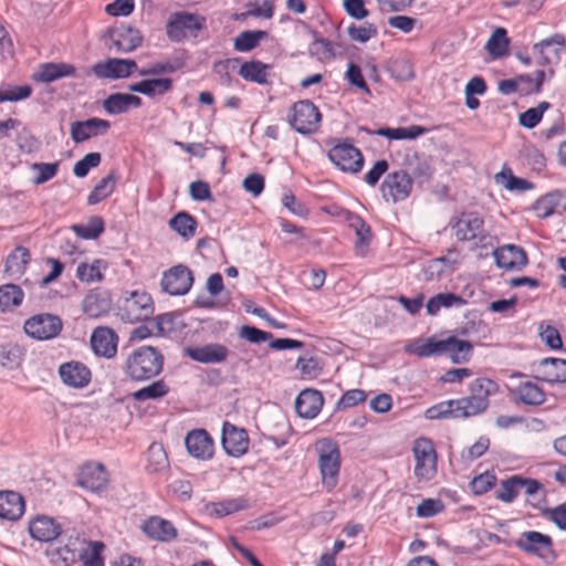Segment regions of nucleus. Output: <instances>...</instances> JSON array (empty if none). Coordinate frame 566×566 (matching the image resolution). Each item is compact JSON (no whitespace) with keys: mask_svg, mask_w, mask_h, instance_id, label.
Masks as SVG:
<instances>
[{"mask_svg":"<svg viewBox=\"0 0 566 566\" xmlns=\"http://www.w3.org/2000/svg\"><path fill=\"white\" fill-rule=\"evenodd\" d=\"M510 39L504 28H496L489 38L485 50L493 59H500L507 54Z\"/></svg>","mask_w":566,"mask_h":566,"instance_id":"43","label":"nucleus"},{"mask_svg":"<svg viewBox=\"0 0 566 566\" xmlns=\"http://www.w3.org/2000/svg\"><path fill=\"white\" fill-rule=\"evenodd\" d=\"M71 229L82 239L95 240L104 232L105 224L102 217L93 216L86 224H73Z\"/></svg>","mask_w":566,"mask_h":566,"instance_id":"48","label":"nucleus"},{"mask_svg":"<svg viewBox=\"0 0 566 566\" xmlns=\"http://www.w3.org/2000/svg\"><path fill=\"white\" fill-rule=\"evenodd\" d=\"M457 411L454 408L453 399L441 401L430 408H428L424 412L427 419L437 420V419H459L455 417Z\"/></svg>","mask_w":566,"mask_h":566,"instance_id":"59","label":"nucleus"},{"mask_svg":"<svg viewBox=\"0 0 566 566\" xmlns=\"http://www.w3.org/2000/svg\"><path fill=\"white\" fill-rule=\"evenodd\" d=\"M520 492V475H512L501 481L500 488L495 491V497L504 503L513 502Z\"/></svg>","mask_w":566,"mask_h":566,"instance_id":"55","label":"nucleus"},{"mask_svg":"<svg viewBox=\"0 0 566 566\" xmlns=\"http://www.w3.org/2000/svg\"><path fill=\"white\" fill-rule=\"evenodd\" d=\"M169 392V387L163 380H156L146 387H143L132 394V398L136 401L155 400L163 398Z\"/></svg>","mask_w":566,"mask_h":566,"instance_id":"50","label":"nucleus"},{"mask_svg":"<svg viewBox=\"0 0 566 566\" xmlns=\"http://www.w3.org/2000/svg\"><path fill=\"white\" fill-rule=\"evenodd\" d=\"M324 403L323 395L316 389H304L295 399V411L304 419H313L321 411Z\"/></svg>","mask_w":566,"mask_h":566,"instance_id":"28","label":"nucleus"},{"mask_svg":"<svg viewBox=\"0 0 566 566\" xmlns=\"http://www.w3.org/2000/svg\"><path fill=\"white\" fill-rule=\"evenodd\" d=\"M329 160L342 171L357 174L364 166V156L358 148L349 143L335 145L328 151Z\"/></svg>","mask_w":566,"mask_h":566,"instance_id":"11","label":"nucleus"},{"mask_svg":"<svg viewBox=\"0 0 566 566\" xmlns=\"http://www.w3.org/2000/svg\"><path fill=\"white\" fill-rule=\"evenodd\" d=\"M450 227L459 241H474L483 243L489 237L484 228V219L476 211H465L450 221Z\"/></svg>","mask_w":566,"mask_h":566,"instance_id":"6","label":"nucleus"},{"mask_svg":"<svg viewBox=\"0 0 566 566\" xmlns=\"http://www.w3.org/2000/svg\"><path fill=\"white\" fill-rule=\"evenodd\" d=\"M117 180V174L114 170H112L106 177L102 178L92 189V191L87 196V203L94 206L109 197L115 190Z\"/></svg>","mask_w":566,"mask_h":566,"instance_id":"42","label":"nucleus"},{"mask_svg":"<svg viewBox=\"0 0 566 566\" xmlns=\"http://www.w3.org/2000/svg\"><path fill=\"white\" fill-rule=\"evenodd\" d=\"M32 94V87L28 84L20 86L0 85V103L19 102L27 99Z\"/></svg>","mask_w":566,"mask_h":566,"instance_id":"57","label":"nucleus"},{"mask_svg":"<svg viewBox=\"0 0 566 566\" xmlns=\"http://www.w3.org/2000/svg\"><path fill=\"white\" fill-rule=\"evenodd\" d=\"M538 378L548 384L566 382V359L547 357L539 361Z\"/></svg>","mask_w":566,"mask_h":566,"instance_id":"30","label":"nucleus"},{"mask_svg":"<svg viewBox=\"0 0 566 566\" xmlns=\"http://www.w3.org/2000/svg\"><path fill=\"white\" fill-rule=\"evenodd\" d=\"M347 221L356 234L355 247L357 249L368 247L371 241L370 226L360 216L352 212H348Z\"/></svg>","mask_w":566,"mask_h":566,"instance_id":"45","label":"nucleus"},{"mask_svg":"<svg viewBox=\"0 0 566 566\" xmlns=\"http://www.w3.org/2000/svg\"><path fill=\"white\" fill-rule=\"evenodd\" d=\"M185 356L200 364H222L230 350L220 343H208L201 346H189L184 349Z\"/></svg>","mask_w":566,"mask_h":566,"instance_id":"16","label":"nucleus"},{"mask_svg":"<svg viewBox=\"0 0 566 566\" xmlns=\"http://www.w3.org/2000/svg\"><path fill=\"white\" fill-rule=\"evenodd\" d=\"M59 376L65 386L76 389L86 387L92 379L90 368L85 364L76 360L61 364L59 367Z\"/></svg>","mask_w":566,"mask_h":566,"instance_id":"20","label":"nucleus"},{"mask_svg":"<svg viewBox=\"0 0 566 566\" xmlns=\"http://www.w3.org/2000/svg\"><path fill=\"white\" fill-rule=\"evenodd\" d=\"M416 460L415 475L418 479L429 481L437 473V452L429 438H418L412 447Z\"/></svg>","mask_w":566,"mask_h":566,"instance_id":"10","label":"nucleus"},{"mask_svg":"<svg viewBox=\"0 0 566 566\" xmlns=\"http://www.w3.org/2000/svg\"><path fill=\"white\" fill-rule=\"evenodd\" d=\"M143 105L139 96L129 93H113L102 103L104 111L109 115H119L138 108Z\"/></svg>","mask_w":566,"mask_h":566,"instance_id":"29","label":"nucleus"},{"mask_svg":"<svg viewBox=\"0 0 566 566\" xmlns=\"http://www.w3.org/2000/svg\"><path fill=\"white\" fill-rule=\"evenodd\" d=\"M63 328L60 316L40 313L29 317L23 325L25 334L36 340H49L57 337Z\"/></svg>","mask_w":566,"mask_h":566,"instance_id":"9","label":"nucleus"},{"mask_svg":"<svg viewBox=\"0 0 566 566\" xmlns=\"http://www.w3.org/2000/svg\"><path fill=\"white\" fill-rule=\"evenodd\" d=\"M221 444L228 455L239 458L249 449L248 432L226 421L222 426Z\"/></svg>","mask_w":566,"mask_h":566,"instance_id":"14","label":"nucleus"},{"mask_svg":"<svg viewBox=\"0 0 566 566\" xmlns=\"http://www.w3.org/2000/svg\"><path fill=\"white\" fill-rule=\"evenodd\" d=\"M102 155L99 153H88L82 159L75 163L73 174L78 178H84L88 175L92 168L101 164Z\"/></svg>","mask_w":566,"mask_h":566,"instance_id":"64","label":"nucleus"},{"mask_svg":"<svg viewBox=\"0 0 566 566\" xmlns=\"http://www.w3.org/2000/svg\"><path fill=\"white\" fill-rule=\"evenodd\" d=\"M192 284V272L182 264L175 265L166 271L160 282L163 291L174 296L187 294Z\"/></svg>","mask_w":566,"mask_h":566,"instance_id":"12","label":"nucleus"},{"mask_svg":"<svg viewBox=\"0 0 566 566\" xmlns=\"http://www.w3.org/2000/svg\"><path fill=\"white\" fill-rule=\"evenodd\" d=\"M300 22L304 28L308 30L310 34L314 38L313 42L308 46V52L311 55L318 57H332L335 55L333 51V43L329 40L319 36V33L316 30L312 29L306 22Z\"/></svg>","mask_w":566,"mask_h":566,"instance_id":"49","label":"nucleus"},{"mask_svg":"<svg viewBox=\"0 0 566 566\" xmlns=\"http://www.w3.org/2000/svg\"><path fill=\"white\" fill-rule=\"evenodd\" d=\"M268 36L269 33L263 30L243 31L234 39V50L238 52H250L259 45L260 41Z\"/></svg>","mask_w":566,"mask_h":566,"instance_id":"46","label":"nucleus"},{"mask_svg":"<svg viewBox=\"0 0 566 566\" xmlns=\"http://www.w3.org/2000/svg\"><path fill=\"white\" fill-rule=\"evenodd\" d=\"M206 18L189 12L172 13L167 22V36L172 42H181L188 35L196 38L206 28Z\"/></svg>","mask_w":566,"mask_h":566,"instance_id":"5","label":"nucleus"},{"mask_svg":"<svg viewBox=\"0 0 566 566\" xmlns=\"http://www.w3.org/2000/svg\"><path fill=\"white\" fill-rule=\"evenodd\" d=\"M347 33L352 41L365 43L371 38H375L378 30L373 23H366L364 25H356L355 23H352L347 29Z\"/></svg>","mask_w":566,"mask_h":566,"instance_id":"63","label":"nucleus"},{"mask_svg":"<svg viewBox=\"0 0 566 566\" xmlns=\"http://www.w3.org/2000/svg\"><path fill=\"white\" fill-rule=\"evenodd\" d=\"M514 546L520 551L534 555L545 564L551 565L557 559L554 551L553 538L537 531H525L514 541Z\"/></svg>","mask_w":566,"mask_h":566,"instance_id":"3","label":"nucleus"},{"mask_svg":"<svg viewBox=\"0 0 566 566\" xmlns=\"http://www.w3.org/2000/svg\"><path fill=\"white\" fill-rule=\"evenodd\" d=\"M412 187L411 175L403 169H398L385 176L380 185V192L386 202L398 203L410 196Z\"/></svg>","mask_w":566,"mask_h":566,"instance_id":"8","label":"nucleus"},{"mask_svg":"<svg viewBox=\"0 0 566 566\" xmlns=\"http://www.w3.org/2000/svg\"><path fill=\"white\" fill-rule=\"evenodd\" d=\"M108 482L106 469L101 463H87L82 467L78 475V484L92 492L104 490Z\"/></svg>","mask_w":566,"mask_h":566,"instance_id":"27","label":"nucleus"},{"mask_svg":"<svg viewBox=\"0 0 566 566\" xmlns=\"http://www.w3.org/2000/svg\"><path fill=\"white\" fill-rule=\"evenodd\" d=\"M499 391L497 384L490 378H476L470 385V392L476 398L488 399Z\"/></svg>","mask_w":566,"mask_h":566,"instance_id":"60","label":"nucleus"},{"mask_svg":"<svg viewBox=\"0 0 566 566\" xmlns=\"http://www.w3.org/2000/svg\"><path fill=\"white\" fill-rule=\"evenodd\" d=\"M112 45L122 53H129L136 50L143 42L140 32L125 23L108 30Z\"/></svg>","mask_w":566,"mask_h":566,"instance_id":"22","label":"nucleus"},{"mask_svg":"<svg viewBox=\"0 0 566 566\" xmlns=\"http://www.w3.org/2000/svg\"><path fill=\"white\" fill-rule=\"evenodd\" d=\"M101 260H95L92 264L80 263L76 269V277L81 282H98L103 280V274L101 273Z\"/></svg>","mask_w":566,"mask_h":566,"instance_id":"61","label":"nucleus"},{"mask_svg":"<svg viewBox=\"0 0 566 566\" xmlns=\"http://www.w3.org/2000/svg\"><path fill=\"white\" fill-rule=\"evenodd\" d=\"M111 294L103 289L91 290L82 302L83 312L91 318H99L106 315L111 311Z\"/></svg>","mask_w":566,"mask_h":566,"instance_id":"25","label":"nucleus"},{"mask_svg":"<svg viewBox=\"0 0 566 566\" xmlns=\"http://www.w3.org/2000/svg\"><path fill=\"white\" fill-rule=\"evenodd\" d=\"M31 537L39 542H52L59 536H64L61 525L52 517L39 515L29 524Z\"/></svg>","mask_w":566,"mask_h":566,"instance_id":"26","label":"nucleus"},{"mask_svg":"<svg viewBox=\"0 0 566 566\" xmlns=\"http://www.w3.org/2000/svg\"><path fill=\"white\" fill-rule=\"evenodd\" d=\"M318 467L323 486L332 491L338 482L340 451L338 444L331 439L326 438L319 442Z\"/></svg>","mask_w":566,"mask_h":566,"instance_id":"4","label":"nucleus"},{"mask_svg":"<svg viewBox=\"0 0 566 566\" xmlns=\"http://www.w3.org/2000/svg\"><path fill=\"white\" fill-rule=\"evenodd\" d=\"M168 223L185 240L191 239L198 227L196 218L186 211L177 212Z\"/></svg>","mask_w":566,"mask_h":566,"instance_id":"41","label":"nucleus"},{"mask_svg":"<svg viewBox=\"0 0 566 566\" xmlns=\"http://www.w3.org/2000/svg\"><path fill=\"white\" fill-rule=\"evenodd\" d=\"M517 78L521 95L539 93L545 80V72L543 70H538L535 72V77H533L531 74H522L518 75Z\"/></svg>","mask_w":566,"mask_h":566,"instance_id":"53","label":"nucleus"},{"mask_svg":"<svg viewBox=\"0 0 566 566\" xmlns=\"http://www.w3.org/2000/svg\"><path fill=\"white\" fill-rule=\"evenodd\" d=\"M24 298L22 289L17 284H4L0 286V312H9L21 305Z\"/></svg>","mask_w":566,"mask_h":566,"instance_id":"44","label":"nucleus"},{"mask_svg":"<svg viewBox=\"0 0 566 566\" xmlns=\"http://www.w3.org/2000/svg\"><path fill=\"white\" fill-rule=\"evenodd\" d=\"M123 317L129 322L144 321L154 313V302L150 294L134 291L125 298L122 307Z\"/></svg>","mask_w":566,"mask_h":566,"instance_id":"13","label":"nucleus"},{"mask_svg":"<svg viewBox=\"0 0 566 566\" xmlns=\"http://www.w3.org/2000/svg\"><path fill=\"white\" fill-rule=\"evenodd\" d=\"M75 72L76 69L73 64L49 62L39 66L33 74V80L41 83H51L62 77L73 76Z\"/></svg>","mask_w":566,"mask_h":566,"instance_id":"33","label":"nucleus"},{"mask_svg":"<svg viewBox=\"0 0 566 566\" xmlns=\"http://www.w3.org/2000/svg\"><path fill=\"white\" fill-rule=\"evenodd\" d=\"M174 87V82L169 77L145 78L133 83L128 90L134 93L143 94L148 97L163 96L169 93Z\"/></svg>","mask_w":566,"mask_h":566,"instance_id":"32","label":"nucleus"},{"mask_svg":"<svg viewBox=\"0 0 566 566\" xmlns=\"http://www.w3.org/2000/svg\"><path fill=\"white\" fill-rule=\"evenodd\" d=\"M25 510L23 496L14 491H0V517L8 521L19 520Z\"/></svg>","mask_w":566,"mask_h":566,"instance_id":"31","label":"nucleus"},{"mask_svg":"<svg viewBox=\"0 0 566 566\" xmlns=\"http://www.w3.org/2000/svg\"><path fill=\"white\" fill-rule=\"evenodd\" d=\"M164 361L165 357L158 348L143 345L126 356L123 371L133 381H147L163 371Z\"/></svg>","mask_w":566,"mask_h":566,"instance_id":"2","label":"nucleus"},{"mask_svg":"<svg viewBox=\"0 0 566 566\" xmlns=\"http://www.w3.org/2000/svg\"><path fill=\"white\" fill-rule=\"evenodd\" d=\"M496 179H504V187L510 191H526L533 188V184L524 178L514 176L510 168L503 169L496 175Z\"/></svg>","mask_w":566,"mask_h":566,"instance_id":"58","label":"nucleus"},{"mask_svg":"<svg viewBox=\"0 0 566 566\" xmlns=\"http://www.w3.org/2000/svg\"><path fill=\"white\" fill-rule=\"evenodd\" d=\"M249 506L248 500L244 497L227 499L219 502H208L205 504L207 514L213 517H224L235 512L245 510Z\"/></svg>","mask_w":566,"mask_h":566,"instance_id":"36","label":"nucleus"},{"mask_svg":"<svg viewBox=\"0 0 566 566\" xmlns=\"http://www.w3.org/2000/svg\"><path fill=\"white\" fill-rule=\"evenodd\" d=\"M60 163H34L31 165L32 170L39 174L32 179L34 185H42L54 178L59 171Z\"/></svg>","mask_w":566,"mask_h":566,"instance_id":"62","label":"nucleus"},{"mask_svg":"<svg viewBox=\"0 0 566 566\" xmlns=\"http://www.w3.org/2000/svg\"><path fill=\"white\" fill-rule=\"evenodd\" d=\"M514 394L518 398L520 402L528 406H539L546 400L544 390L532 381L520 384L514 389Z\"/></svg>","mask_w":566,"mask_h":566,"instance_id":"40","label":"nucleus"},{"mask_svg":"<svg viewBox=\"0 0 566 566\" xmlns=\"http://www.w3.org/2000/svg\"><path fill=\"white\" fill-rule=\"evenodd\" d=\"M522 488L525 489V494L532 497L531 504L533 506H537L539 502L545 501L546 490L538 480L520 475V490Z\"/></svg>","mask_w":566,"mask_h":566,"instance_id":"56","label":"nucleus"},{"mask_svg":"<svg viewBox=\"0 0 566 566\" xmlns=\"http://www.w3.org/2000/svg\"><path fill=\"white\" fill-rule=\"evenodd\" d=\"M111 128L107 119L91 117L71 123L70 134L75 144L84 143L93 137L105 135Z\"/></svg>","mask_w":566,"mask_h":566,"instance_id":"15","label":"nucleus"},{"mask_svg":"<svg viewBox=\"0 0 566 566\" xmlns=\"http://www.w3.org/2000/svg\"><path fill=\"white\" fill-rule=\"evenodd\" d=\"M457 411L455 417L469 418L482 413L489 407V400L476 398L472 394L469 397L453 399Z\"/></svg>","mask_w":566,"mask_h":566,"instance_id":"38","label":"nucleus"},{"mask_svg":"<svg viewBox=\"0 0 566 566\" xmlns=\"http://www.w3.org/2000/svg\"><path fill=\"white\" fill-rule=\"evenodd\" d=\"M136 69L137 63L134 60L111 57L94 64L92 71L98 78L117 80L128 77Z\"/></svg>","mask_w":566,"mask_h":566,"instance_id":"17","label":"nucleus"},{"mask_svg":"<svg viewBox=\"0 0 566 566\" xmlns=\"http://www.w3.org/2000/svg\"><path fill=\"white\" fill-rule=\"evenodd\" d=\"M31 260L30 251L19 245L7 258L6 272L11 274H22Z\"/></svg>","mask_w":566,"mask_h":566,"instance_id":"47","label":"nucleus"},{"mask_svg":"<svg viewBox=\"0 0 566 566\" xmlns=\"http://www.w3.org/2000/svg\"><path fill=\"white\" fill-rule=\"evenodd\" d=\"M566 46V38L564 34L555 33L554 35L542 40L533 45V51L539 57L541 65H552L558 63L560 54Z\"/></svg>","mask_w":566,"mask_h":566,"instance_id":"21","label":"nucleus"},{"mask_svg":"<svg viewBox=\"0 0 566 566\" xmlns=\"http://www.w3.org/2000/svg\"><path fill=\"white\" fill-rule=\"evenodd\" d=\"M497 268L509 271H521L528 262L526 251L515 244H505L493 251Z\"/></svg>","mask_w":566,"mask_h":566,"instance_id":"18","label":"nucleus"},{"mask_svg":"<svg viewBox=\"0 0 566 566\" xmlns=\"http://www.w3.org/2000/svg\"><path fill=\"white\" fill-rule=\"evenodd\" d=\"M563 199H566L563 192L555 190L538 198L535 201L533 209L538 218L546 219L552 214L559 212V209H566V202L562 203Z\"/></svg>","mask_w":566,"mask_h":566,"instance_id":"35","label":"nucleus"},{"mask_svg":"<svg viewBox=\"0 0 566 566\" xmlns=\"http://www.w3.org/2000/svg\"><path fill=\"white\" fill-rule=\"evenodd\" d=\"M169 469L168 455L161 443L153 442L147 451L146 470L151 474H160Z\"/></svg>","mask_w":566,"mask_h":566,"instance_id":"39","label":"nucleus"},{"mask_svg":"<svg viewBox=\"0 0 566 566\" xmlns=\"http://www.w3.org/2000/svg\"><path fill=\"white\" fill-rule=\"evenodd\" d=\"M24 350L17 344L0 345V365L8 369H15L21 365Z\"/></svg>","mask_w":566,"mask_h":566,"instance_id":"51","label":"nucleus"},{"mask_svg":"<svg viewBox=\"0 0 566 566\" xmlns=\"http://www.w3.org/2000/svg\"><path fill=\"white\" fill-rule=\"evenodd\" d=\"M117 334L109 327H96L91 335L93 352L105 358H113L117 353Z\"/></svg>","mask_w":566,"mask_h":566,"instance_id":"24","label":"nucleus"},{"mask_svg":"<svg viewBox=\"0 0 566 566\" xmlns=\"http://www.w3.org/2000/svg\"><path fill=\"white\" fill-rule=\"evenodd\" d=\"M185 446L188 453L199 460H210L213 457L214 443L205 429H193L187 433Z\"/></svg>","mask_w":566,"mask_h":566,"instance_id":"19","label":"nucleus"},{"mask_svg":"<svg viewBox=\"0 0 566 566\" xmlns=\"http://www.w3.org/2000/svg\"><path fill=\"white\" fill-rule=\"evenodd\" d=\"M142 531L148 538L161 543L172 542L178 536V531L174 524L158 515L145 520L142 525Z\"/></svg>","mask_w":566,"mask_h":566,"instance_id":"23","label":"nucleus"},{"mask_svg":"<svg viewBox=\"0 0 566 566\" xmlns=\"http://www.w3.org/2000/svg\"><path fill=\"white\" fill-rule=\"evenodd\" d=\"M270 69L271 66L269 64H265L259 60H251L242 63L238 73L243 80L248 82L265 85L269 84L268 70Z\"/></svg>","mask_w":566,"mask_h":566,"instance_id":"37","label":"nucleus"},{"mask_svg":"<svg viewBox=\"0 0 566 566\" xmlns=\"http://www.w3.org/2000/svg\"><path fill=\"white\" fill-rule=\"evenodd\" d=\"M407 354L418 357H431L448 355L453 364H465L473 355V345L469 340L449 336L446 339H437L434 336L424 339L418 338L405 346Z\"/></svg>","mask_w":566,"mask_h":566,"instance_id":"1","label":"nucleus"},{"mask_svg":"<svg viewBox=\"0 0 566 566\" xmlns=\"http://www.w3.org/2000/svg\"><path fill=\"white\" fill-rule=\"evenodd\" d=\"M290 113L289 123L298 134L310 135L318 129L322 115L312 101L294 103Z\"/></svg>","mask_w":566,"mask_h":566,"instance_id":"7","label":"nucleus"},{"mask_svg":"<svg viewBox=\"0 0 566 566\" xmlns=\"http://www.w3.org/2000/svg\"><path fill=\"white\" fill-rule=\"evenodd\" d=\"M360 132H365L368 135H378L382 137H387L392 140H402V139H416L422 135H424L428 129L426 127L419 125H411L408 127H380L377 130H371L367 127H359Z\"/></svg>","mask_w":566,"mask_h":566,"instance_id":"34","label":"nucleus"},{"mask_svg":"<svg viewBox=\"0 0 566 566\" xmlns=\"http://www.w3.org/2000/svg\"><path fill=\"white\" fill-rule=\"evenodd\" d=\"M78 541V537L75 539L70 537L67 543L53 549L51 555L64 563L65 566L74 564L82 552L77 547Z\"/></svg>","mask_w":566,"mask_h":566,"instance_id":"54","label":"nucleus"},{"mask_svg":"<svg viewBox=\"0 0 566 566\" xmlns=\"http://www.w3.org/2000/svg\"><path fill=\"white\" fill-rule=\"evenodd\" d=\"M387 72L396 81L407 82L415 77L412 64L407 59H394L388 62Z\"/></svg>","mask_w":566,"mask_h":566,"instance_id":"52","label":"nucleus"}]
</instances>
